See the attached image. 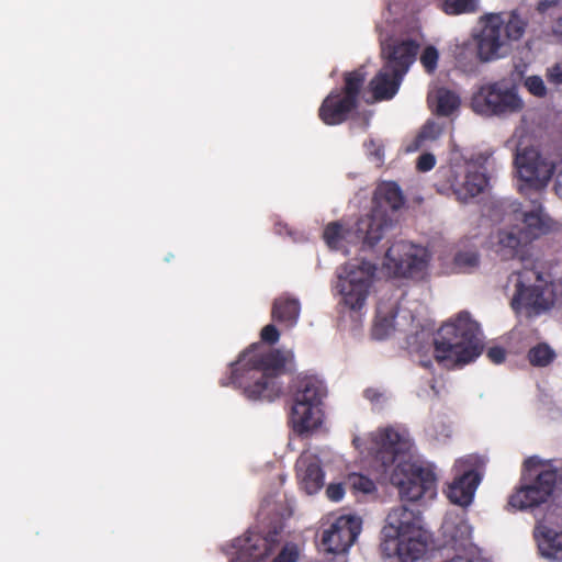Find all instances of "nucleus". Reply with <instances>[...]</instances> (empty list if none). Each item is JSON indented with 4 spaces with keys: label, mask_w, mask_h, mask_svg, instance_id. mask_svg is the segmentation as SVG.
Here are the masks:
<instances>
[{
    "label": "nucleus",
    "mask_w": 562,
    "mask_h": 562,
    "mask_svg": "<svg viewBox=\"0 0 562 562\" xmlns=\"http://www.w3.org/2000/svg\"><path fill=\"white\" fill-rule=\"evenodd\" d=\"M551 226V218L537 200H532V206L512 203L505 225L492 236V246L502 258H517L521 263V269L508 278V285L513 286L510 305L516 312L526 310L529 315L539 314L551 305L544 296V281L529 246Z\"/></svg>",
    "instance_id": "f257e3e1"
},
{
    "label": "nucleus",
    "mask_w": 562,
    "mask_h": 562,
    "mask_svg": "<svg viewBox=\"0 0 562 562\" xmlns=\"http://www.w3.org/2000/svg\"><path fill=\"white\" fill-rule=\"evenodd\" d=\"M352 443L361 454L374 459L375 467L398 488L403 501L416 502L436 496L435 474L413 461V442L406 432L393 427L379 428L363 438L355 436Z\"/></svg>",
    "instance_id": "f03ea898"
},
{
    "label": "nucleus",
    "mask_w": 562,
    "mask_h": 562,
    "mask_svg": "<svg viewBox=\"0 0 562 562\" xmlns=\"http://www.w3.org/2000/svg\"><path fill=\"white\" fill-rule=\"evenodd\" d=\"M407 344L411 351L418 355L420 366L430 368L434 358L442 367L452 368L481 355L483 336L479 324L462 312L443 324L435 337L429 329L422 328L408 336Z\"/></svg>",
    "instance_id": "7ed1b4c3"
},
{
    "label": "nucleus",
    "mask_w": 562,
    "mask_h": 562,
    "mask_svg": "<svg viewBox=\"0 0 562 562\" xmlns=\"http://www.w3.org/2000/svg\"><path fill=\"white\" fill-rule=\"evenodd\" d=\"M293 368L292 350H266L261 344H254L232 363L229 384L241 389L248 400L272 402L282 393L280 376Z\"/></svg>",
    "instance_id": "20e7f679"
},
{
    "label": "nucleus",
    "mask_w": 562,
    "mask_h": 562,
    "mask_svg": "<svg viewBox=\"0 0 562 562\" xmlns=\"http://www.w3.org/2000/svg\"><path fill=\"white\" fill-rule=\"evenodd\" d=\"M381 536L380 548L387 558L415 562L426 552L428 537L422 526L420 514L405 505L390 510Z\"/></svg>",
    "instance_id": "39448f33"
},
{
    "label": "nucleus",
    "mask_w": 562,
    "mask_h": 562,
    "mask_svg": "<svg viewBox=\"0 0 562 562\" xmlns=\"http://www.w3.org/2000/svg\"><path fill=\"white\" fill-rule=\"evenodd\" d=\"M527 23V19L517 11L482 16L481 30L475 35L479 59L488 63L508 56L513 44L525 34Z\"/></svg>",
    "instance_id": "423d86ee"
},
{
    "label": "nucleus",
    "mask_w": 562,
    "mask_h": 562,
    "mask_svg": "<svg viewBox=\"0 0 562 562\" xmlns=\"http://www.w3.org/2000/svg\"><path fill=\"white\" fill-rule=\"evenodd\" d=\"M562 482V468L531 457L525 461L521 486L509 497V506L525 510L547 502Z\"/></svg>",
    "instance_id": "0eeeda50"
},
{
    "label": "nucleus",
    "mask_w": 562,
    "mask_h": 562,
    "mask_svg": "<svg viewBox=\"0 0 562 562\" xmlns=\"http://www.w3.org/2000/svg\"><path fill=\"white\" fill-rule=\"evenodd\" d=\"M417 52L418 45L411 40L381 38V54L385 64L370 82L376 100L391 99L396 94L404 75L416 58Z\"/></svg>",
    "instance_id": "6e6552de"
},
{
    "label": "nucleus",
    "mask_w": 562,
    "mask_h": 562,
    "mask_svg": "<svg viewBox=\"0 0 562 562\" xmlns=\"http://www.w3.org/2000/svg\"><path fill=\"white\" fill-rule=\"evenodd\" d=\"M514 162L518 179L521 181L518 189L528 196V205L532 206V200L542 204V191L555 169L554 159L548 153L531 146L517 149Z\"/></svg>",
    "instance_id": "1a4fd4ad"
},
{
    "label": "nucleus",
    "mask_w": 562,
    "mask_h": 562,
    "mask_svg": "<svg viewBox=\"0 0 562 562\" xmlns=\"http://www.w3.org/2000/svg\"><path fill=\"white\" fill-rule=\"evenodd\" d=\"M375 266L366 260H355L338 269L336 290L339 303L353 312H361L374 291Z\"/></svg>",
    "instance_id": "9d476101"
},
{
    "label": "nucleus",
    "mask_w": 562,
    "mask_h": 562,
    "mask_svg": "<svg viewBox=\"0 0 562 562\" xmlns=\"http://www.w3.org/2000/svg\"><path fill=\"white\" fill-rule=\"evenodd\" d=\"M404 204L397 183L385 181L378 186L371 214L363 218L360 229L366 228V241L378 243L395 224L394 213Z\"/></svg>",
    "instance_id": "9b49d317"
},
{
    "label": "nucleus",
    "mask_w": 562,
    "mask_h": 562,
    "mask_svg": "<svg viewBox=\"0 0 562 562\" xmlns=\"http://www.w3.org/2000/svg\"><path fill=\"white\" fill-rule=\"evenodd\" d=\"M475 113L486 116H508L522 111L525 103L516 88L505 80L482 85L471 101Z\"/></svg>",
    "instance_id": "f8f14e48"
},
{
    "label": "nucleus",
    "mask_w": 562,
    "mask_h": 562,
    "mask_svg": "<svg viewBox=\"0 0 562 562\" xmlns=\"http://www.w3.org/2000/svg\"><path fill=\"white\" fill-rule=\"evenodd\" d=\"M491 153L473 155L463 166L450 167L445 176L453 194L459 201H468L482 193L487 187L486 164Z\"/></svg>",
    "instance_id": "ddd939ff"
},
{
    "label": "nucleus",
    "mask_w": 562,
    "mask_h": 562,
    "mask_svg": "<svg viewBox=\"0 0 562 562\" xmlns=\"http://www.w3.org/2000/svg\"><path fill=\"white\" fill-rule=\"evenodd\" d=\"M426 248L404 240L395 241L385 252L383 269L389 276L422 278L427 269Z\"/></svg>",
    "instance_id": "4468645a"
},
{
    "label": "nucleus",
    "mask_w": 562,
    "mask_h": 562,
    "mask_svg": "<svg viewBox=\"0 0 562 562\" xmlns=\"http://www.w3.org/2000/svg\"><path fill=\"white\" fill-rule=\"evenodd\" d=\"M366 74L358 69L346 75L344 93L333 91L319 108V117L327 125L342 123L355 109Z\"/></svg>",
    "instance_id": "2eb2a0df"
},
{
    "label": "nucleus",
    "mask_w": 562,
    "mask_h": 562,
    "mask_svg": "<svg viewBox=\"0 0 562 562\" xmlns=\"http://www.w3.org/2000/svg\"><path fill=\"white\" fill-rule=\"evenodd\" d=\"M362 521L356 515L337 517L323 532V544L329 553L336 554L325 562H347L344 553L355 543L361 531Z\"/></svg>",
    "instance_id": "dca6fc26"
},
{
    "label": "nucleus",
    "mask_w": 562,
    "mask_h": 562,
    "mask_svg": "<svg viewBox=\"0 0 562 562\" xmlns=\"http://www.w3.org/2000/svg\"><path fill=\"white\" fill-rule=\"evenodd\" d=\"M413 319L412 310L404 306L402 293L393 294L387 300L382 299L376 307L372 336L379 340L386 339L396 330H403Z\"/></svg>",
    "instance_id": "f3484780"
},
{
    "label": "nucleus",
    "mask_w": 562,
    "mask_h": 562,
    "mask_svg": "<svg viewBox=\"0 0 562 562\" xmlns=\"http://www.w3.org/2000/svg\"><path fill=\"white\" fill-rule=\"evenodd\" d=\"M274 538L276 535L261 537L254 532L236 538L228 552L231 562H262L271 553Z\"/></svg>",
    "instance_id": "a211bd4d"
},
{
    "label": "nucleus",
    "mask_w": 562,
    "mask_h": 562,
    "mask_svg": "<svg viewBox=\"0 0 562 562\" xmlns=\"http://www.w3.org/2000/svg\"><path fill=\"white\" fill-rule=\"evenodd\" d=\"M456 479L448 486L447 497L461 507L469 506L480 484V476L472 470L470 459H460L454 464Z\"/></svg>",
    "instance_id": "6ab92c4d"
},
{
    "label": "nucleus",
    "mask_w": 562,
    "mask_h": 562,
    "mask_svg": "<svg viewBox=\"0 0 562 562\" xmlns=\"http://www.w3.org/2000/svg\"><path fill=\"white\" fill-rule=\"evenodd\" d=\"M363 218L359 220L355 227L345 228L340 223H330L324 231V239L328 247L336 250H341L346 255L350 252L347 248V245L353 244L357 245L359 243L362 244V248H372L376 243H367L366 237V228L360 229V224Z\"/></svg>",
    "instance_id": "aec40b11"
},
{
    "label": "nucleus",
    "mask_w": 562,
    "mask_h": 562,
    "mask_svg": "<svg viewBox=\"0 0 562 562\" xmlns=\"http://www.w3.org/2000/svg\"><path fill=\"white\" fill-rule=\"evenodd\" d=\"M296 475L300 488L307 495L318 493L324 486L319 459L311 452H303L297 459Z\"/></svg>",
    "instance_id": "412c9836"
},
{
    "label": "nucleus",
    "mask_w": 562,
    "mask_h": 562,
    "mask_svg": "<svg viewBox=\"0 0 562 562\" xmlns=\"http://www.w3.org/2000/svg\"><path fill=\"white\" fill-rule=\"evenodd\" d=\"M323 420V405H292L290 423L299 435H307L317 430Z\"/></svg>",
    "instance_id": "4be33fe9"
},
{
    "label": "nucleus",
    "mask_w": 562,
    "mask_h": 562,
    "mask_svg": "<svg viewBox=\"0 0 562 562\" xmlns=\"http://www.w3.org/2000/svg\"><path fill=\"white\" fill-rule=\"evenodd\" d=\"M533 535L538 550L543 558L562 561V530L539 524L536 526Z\"/></svg>",
    "instance_id": "5701e85b"
},
{
    "label": "nucleus",
    "mask_w": 562,
    "mask_h": 562,
    "mask_svg": "<svg viewBox=\"0 0 562 562\" xmlns=\"http://www.w3.org/2000/svg\"><path fill=\"white\" fill-rule=\"evenodd\" d=\"M471 526L457 514H448L441 525V533L446 544L456 549L465 548L470 543Z\"/></svg>",
    "instance_id": "b1692460"
},
{
    "label": "nucleus",
    "mask_w": 562,
    "mask_h": 562,
    "mask_svg": "<svg viewBox=\"0 0 562 562\" xmlns=\"http://www.w3.org/2000/svg\"><path fill=\"white\" fill-rule=\"evenodd\" d=\"M327 390L323 381L314 376H305L299 380L292 405H323Z\"/></svg>",
    "instance_id": "393cba45"
},
{
    "label": "nucleus",
    "mask_w": 562,
    "mask_h": 562,
    "mask_svg": "<svg viewBox=\"0 0 562 562\" xmlns=\"http://www.w3.org/2000/svg\"><path fill=\"white\" fill-rule=\"evenodd\" d=\"M301 312L297 300L280 297L274 301L272 317L284 326L292 328L296 325Z\"/></svg>",
    "instance_id": "a878e982"
},
{
    "label": "nucleus",
    "mask_w": 562,
    "mask_h": 562,
    "mask_svg": "<svg viewBox=\"0 0 562 562\" xmlns=\"http://www.w3.org/2000/svg\"><path fill=\"white\" fill-rule=\"evenodd\" d=\"M429 103L435 106L437 114L450 115L460 105V98L452 91L438 88L428 95Z\"/></svg>",
    "instance_id": "bb28decb"
},
{
    "label": "nucleus",
    "mask_w": 562,
    "mask_h": 562,
    "mask_svg": "<svg viewBox=\"0 0 562 562\" xmlns=\"http://www.w3.org/2000/svg\"><path fill=\"white\" fill-rule=\"evenodd\" d=\"M480 256L475 250L458 251L453 260V269L457 272H472L479 267Z\"/></svg>",
    "instance_id": "cd10ccee"
},
{
    "label": "nucleus",
    "mask_w": 562,
    "mask_h": 562,
    "mask_svg": "<svg viewBox=\"0 0 562 562\" xmlns=\"http://www.w3.org/2000/svg\"><path fill=\"white\" fill-rule=\"evenodd\" d=\"M528 358L532 366L546 367L553 361L555 352L549 345L539 344L529 350Z\"/></svg>",
    "instance_id": "c85d7f7f"
},
{
    "label": "nucleus",
    "mask_w": 562,
    "mask_h": 562,
    "mask_svg": "<svg viewBox=\"0 0 562 562\" xmlns=\"http://www.w3.org/2000/svg\"><path fill=\"white\" fill-rule=\"evenodd\" d=\"M476 9V0H445L442 3V10L450 15L471 13Z\"/></svg>",
    "instance_id": "c756f323"
},
{
    "label": "nucleus",
    "mask_w": 562,
    "mask_h": 562,
    "mask_svg": "<svg viewBox=\"0 0 562 562\" xmlns=\"http://www.w3.org/2000/svg\"><path fill=\"white\" fill-rule=\"evenodd\" d=\"M441 134V127L434 122H428L418 134L415 144L408 147V150H417L423 147L426 142L436 140Z\"/></svg>",
    "instance_id": "7c9ffc66"
},
{
    "label": "nucleus",
    "mask_w": 562,
    "mask_h": 562,
    "mask_svg": "<svg viewBox=\"0 0 562 562\" xmlns=\"http://www.w3.org/2000/svg\"><path fill=\"white\" fill-rule=\"evenodd\" d=\"M345 484L355 492H360L363 494L372 493L375 488V485L372 480L358 473L349 474L346 479Z\"/></svg>",
    "instance_id": "2f4dec72"
},
{
    "label": "nucleus",
    "mask_w": 562,
    "mask_h": 562,
    "mask_svg": "<svg viewBox=\"0 0 562 562\" xmlns=\"http://www.w3.org/2000/svg\"><path fill=\"white\" fill-rule=\"evenodd\" d=\"M524 86L535 97L543 98L547 94V87L540 76H528L524 79Z\"/></svg>",
    "instance_id": "473e14b6"
},
{
    "label": "nucleus",
    "mask_w": 562,
    "mask_h": 562,
    "mask_svg": "<svg viewBox=\"0 0 562 562\" xmlns=\"http://www.w3.org/2000/svg\"><path fill=\"white\" fill-rule=\"evenodd\" d=\"M364 148L369 159L374 162L376 166H381L383 164V145L373 139L364 143Z\"/></svg>",
    "instance_id": "72a5a7b5"
},
{
    "label": "nucleus",
    "mask_w": 562,
    "mask_h": 562,
    "mask_svg": "<svg viewBox=\"0 0 562 562\" xmlns=\"http://www.w3.org/2000/svg\"><path fill=\"white\" fill-rule=\"evenodd\" d=\"M438 58V50L434 46H428L420 56V63L428 72H431L437 67Z\"/></svg>",
    "instance_id": "f704fd0d"
},
{
    "label": "nucleus",
    "mask_w": 562,
    "mask_h": 562,
    "mask_svg": "<svg viewBox=\"0 0 562 562\" xmlns=\"http://www.w3.org/2000/svg\"><path fill=\"white\" fill-rule=\"evenodd\" d=\"M299 551L296 546L286 544L273 562H296Z\"/></svg>",
    "instance_id": "c9c22d12"
},
{
    "label": "nucleus",
    "mask_w": 562,
    "mask_h": 562,
    "mask_svg": "<svg viewBox=\"0 0 562 562\" xmlns=\"http://www.w3.org/2000/svg\"><path fill=\"white\" fill-rule=\"evenodd\" d=\"M280 495H270L262 501V510L267 512V515L276 514L281 515L279 510Z\"/></svg>",
    "instance_id": "e433bc0d"
},
{
    "label": "nucleus",
    "mask_w": 562,
    "mask_h": 562,
    "mask_svg": "<svg viewBox=\"0 0 562 562\" xmlns=\"http://www.w3.org/2000/svg\"><path fill=\"white\" fill-rule=\"evenodd\" d=\"M260 337L262 341L273 345L279 340L280 333L274 325L269 324L261 329Z\"/></svg>",
    "instance_id": "4c0bfd02"
},
{
    "label": "nucleus",
    "mask_w": 562,
    "mask_h": 562,
    "mask_svg": "<svg viewBox=\"0 0 562 562\" xmlns=\"http://www.w3.org/2000/svg\"><path fill=\"white\" fill-rule=\"evenodd\" d=\"M436 165V158L430 153H424L417 159L416 167L419 171L426 172L431 170Z\"/></svg>",
    "instance_id": "58836bf2"
},
{
    "label": "nucleus",
    "mask_w": 562,
    "mask_h": 562,
    "mask_svg": "<svg viewBox=\"0 0 562 562\" xmlns=\"http://www.w3.org/2000/svg\"><path fill=\"white\" fill-rule=\"evenodd\" d=\"M345 487L341 483H330L326 488V496L333 502H339L344 498Z\"/></svg>",
    "instance_id": "ea45409f"
},
{
    "label": "nucleus",
    "mask_w": 562,
    "mask_h": 562,
    "mask_svg": "<svg viewBox=\"0 0 562 562\" xmlns=\"http://www.w3.org/2000/svg\"><path fill=\"white\" fill-rule=\"evenodd\" d=\"M547 76L550 82L557 86H562V61L548 68Z\"/></svg>",
    "instance_id": "a19ab883"
},
{
    "label": "nucleus",
    "mask_w": 562,
    "mask_h": 562,
    "mask_svg": "<svg viewBox=\"0 0 562 562\" xmlns=\"http://www.w3.org/2000/svg\"><path fill=\"white\" fill-rule=\"evenodd\" d=\"M487 357L492 362L498 364L505 360V351L503 348L493 347L488 349Z\"/></svg>",
    "instance_id": "79ce46f5"
},
{
    "label": "nucleus",
    "mask_w": 562,
    "mask_h": 562,
    "mask_svg": "<svg viewBox=\"0 0 562 562\" xmlns=\"http://www.w3.org/2000/svg\"><path fill=\"white\" fill-rule=\"evenodd\" d=\"M558 1L559 0H541L539 3H538V11L540 12H544L547 11L550 7H553L555 4H558Z\"/></svg>",
    "instance_id": "37998d69"
},
{
    "label": "nucleus",
    "mask_w": 562,
    "mask_h": 562,
    "mask_svg": "<svg viewBox=\"0 0 562 562\" xmlns=\"http://www.w3.org/2000/svg\"><path fill=\"white\" fill-rule=\"evenodd\" d=\"M364 395L368 400H370L371 402H375V403H379L380 398L383 397V395L381 393H379L375 390H371V389L367 390Z\"/></svg>",
    "instance_id": "c03bdc74"
},
{
    "label": "nucleus",
    "mask_w": 562,
    "mask_h": 562,
    "mask_svg": "<svg viewBox=\"0 0 562 562\" xmlns=\"http://www.w3.org/2000/svg\"><path fill=\"white\" fill-rule=\"evenodd\" d=\"M554 190H555L557 195L560 199H562V169L559 171V173L557 176Z\"/></svg>",
    "instance_id": "a18cd8bd"
},
{
    "label": "nucleus",
    "mask_w": 562,
    "mask_h": 562,
    "mask_svg": "<svg viewBox=\"0 0 562 562\" xmlns=\"http://www.w3.org/2000/svg\"><path fill=\"white\" fill-rule=\"evenodd\" d=\"M554 33L562 35V16L559 18V20L557 21V23L554 25Z\"/></svg>",
    "instance_id": "49530a36"
},
{
    "label": "nucleus",
    "mask_w": 562,
    "mask_h": 562,
    "mask_svg": "<svg viewBox=\"0 0 562 562\" xmlns=\"http://www.w3.org/2000/svg\"><path fill=\"white\" fill-rule=\"evenodd\" d=\"M437 382L434 381L430 385L431 390L434 391L435 395H439L440 394V389L437 386L436 384Z\"/></svg>",
    "instance_id": "de8ad7c7"
},
{
    "label": "nucleus",
    "mask_w": 562,
    "mask_h": 562,
    "mask_svg": "<svg viewBox=\"0 0 562 562\" xmlns=\"http://www.w3.org/2000/svg\"><path fill=\"white\" fill-rule=\"evenodd\" d=\"M170 259H171V255H169V256H167V257L165 258V260H166V261H169Z\"/></svg>",
    "instance_id": "09e8293b"
}]
</instances>
